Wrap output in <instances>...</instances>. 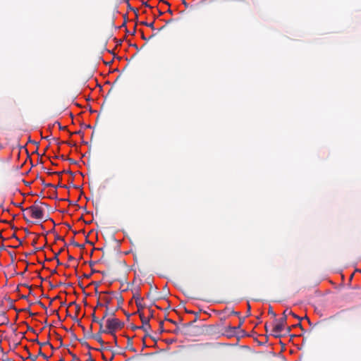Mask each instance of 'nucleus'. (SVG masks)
I'll list each match as a JSON object with an SVG mask.
<instances>
[{
  "mask_svg": "<svg viewBox=\"0 0 361 361\" xmlns=\"http://www.w3.org/2000/svg\"><path fill=\"white\" fill-rule=\"evenodd\" d=\"M268 313L274 318V324L273 325L271 334L276 338H280L286 334H283L282 332L283 331L284 327L286 325L288 315H292L293 317L300 320L303 319L302 317L298 316L288 308L284 310L282 314V317L280 319L276 318V314L274 312L271 307H269Z\"/></svg>",
  "mask_w": 361,
  "mask_h": 361,
  "instance_id": "1",
  "label": "nucleus"
},
{
  "mask_svg": "<svg viewBox=\"0 0 361 361\" xmlns=\"http://www.w3.org/2000/svg\"><path fill=\"white\" fill-rule=\"evenodd\" d=\"M44 207L49 208V205L47 204L36 200L33 205L22 209L23 211H29L31 216L34 219H42L44 216Z\"/></svg>",
  "mask_w": 361,
  "mask_h": 361,
  "instance_id": "2",
  "label": "nucleus"
},
{
  "mask_svg": "<svg viewBox=\"0 0 361 361\" xmlns=\"http://www.w3.org/2000/svg\"><path fill=\"white\" fill-rule=\"evenodd\" d=\"M123 326L124 323L116 318H109L106 320V329H108V334L114 336L116 342V336H115V331L118 329H121Z\"/></svg>",
  "mask_w": 361,
  "mask_h": 361,
  "instance_id": "3",
  "label": "nucleus"
},
{
  "mask_svg": "<svg viewBox=\"0 0 361 361\" xmlns=\"http://www.w3.org/2000/svg\"><path fill=\"white\" fill-rule=\"evenodd\" d=\"M197 321V319H195L194 321L182 324L180 326H177L176 328L173 330V333L176 334H188V329Z\"/></svg>",
  "mask_w": 361,
  "mask_h": 361,
  "instance_id": "4",
  "label": "nucleus"
},
{
  "mask_svg": "<svg viewBox=\"0 0 361 361\" xmlns=\"http://www.w3.org/2000/svg\"><path fill=\"white\" fill-rule=\"evenodd\" d=\"M139 316L142 323V325L139 328H140V329H143L146 332H148L151 329L149 317H145L143 313H140Z\"/></svg>",
  "mask_w": 361,
  "mask_h": 361,
  "instance_id": "5",
  "label": "nucleus"
},
{
  "mask_svg": "<svg viewBox=\"0 0 361 361\" xmlns=\"http://www.w3.org/2000/svg\"><path fill=\"white\" fill-rule=\"evenodd\" d=\"M244 322V319H242V318H240V322H239V324L237 326H229V329L233 332V333H238V334H245V331L242 329H240V327L242 326V324H243Z\"/></svg>",
  "mask_w": 361,
  "mask_h": 361,
  "instance_id": "6",
  "label": "nucleus"
},
{
  "mask_svg": "<svg viewBox=\"0 0 361 361\" xmlns=\"http://www.w3.org/2000/svg\"><path fill=\"white\" fill-rule=\"evenodd\" d=\"M143 300V298H137L136 299V305L137 307V313L140 314L141 312V310L145 308V306L142 304V301Z\"/></svg>",
  "mask_w": 361,
  "mask_h": 361,
  "instance_id": "7",
  "label": "nucleus"
},
{
  "mask_svg": "<svg viewBox=\"0 0 361 361\" xmlns=\"http://www.w3.org/2000/svg\"><path fill=\"white\" fill-rule=\"evenodd\" d=\"M0 315L1 316V322H0V325H4V324H8V322H9V319L6 316V314L5 312H1L0 314Z\"/></svg>",
  "mask_w": 361,
  "mask_h": 361,
  "instance_id": "8",
  "label": "nucleus"
},
{
  "mask_svg": "<svg viewBox=\"0 0 361 361\" xmlns=\"http://www.w3.org/2000/svg\"><path fill=\"white\" fill-rule=\"evenodd\" d=\"M126 348L133 352H136L135 348L133 345V341H132L131 338H128V339Z\"/></svg>",
  "mask_w": 361,
  "mask_h": 361,
  "instance_id": "9",
  "label": "nucleus"
},
{
  "mask_svg": "<svg viewBox=\"0 0 361 361\" xmlns=\"http://www.w3.org/2000/svg\"><path fill=\"white\" fill-rule=\"evenodd\" d=\"M98 324H99V331L98 334H108V329H103V321L100 320L99 322H98Z\"/></svg>",
  "mask_w": 361,
  "mask_h": 361,
  "instance_id": "10",
  "label": "nucleus"
},
{
  "mask_svg": "<svg viewBox=\"0 0 361 361\" xmlns=\"http://www.w3.org/2000/svg\"><path fill=\"white\" fill-rule=\"evenodd\" d=\"M92 337L93 338H94L96 341H97L102 345H104V342L102 340V336H101V335L99 334H95V335H92Z\"/></svg>",
  "mask_w": 361,
  "mask_h": 361,
  "instance_id": "11",
  "label": "nucleus"
},
{
  "mask_svg": "<svg viewBox=\"0 0 361 361\" xmlns=\"http://www.w3.org/2000/svg\"><path fill=\"white\" fill-rule=\"evenodd\" d=\"M140 24L146 25V26L150 27L151 29L154 30V22L148 23L147 22L143 21V22H141Z\"/></svg>",
  "mask_w": 361,
  "mask_h": 361,
  "instance_id": "12",
  "label": "nucleus"
},
{
  "mask_svg": "<svg viewBox=\"0 0 361 361\" xmlns=\"http://www.w3.org/2000/svg\"><path fill=\"white\" fill-rule=\"evenodd\" d=\"M105 302V307H109V305L111 303L112 298L109 297H105L103 298Z\"/></svg>",
  "mask_w": 361,
  "mask_h": 361,
  "instance_id": "13",
  "label": "nucleus"
},
{
  "mask_svg": "<svg viewBox=\"0 0 361 361\" xmlns=\"http://www.w3.org/2000/svg\"><path fill=\"white\" fill-rule=\"evenodd\" d=\"M109 310V307H106L105 312H104V315H103V317H102L101 320L104 321V319L110 314Z\"/></svg>",
  "mask_w": 361,
  "mask_h": 361,
  "instance_id": "14",
  "label": "nucleus"
},
{
  "mask_svg": "<svg viewBox=\"0 0 361 361\" xmlns=\"http://www.w3.org/2000/svg\"><path fill=\"white\" fill-rule=\"evenodd\" d=\"M95 250H100V251H102L103 252V255L102 256V257L99 259V262H103L104 261L105 259V255H104V247H99V248H96Z\"/></svg>",
  "mask_w": 361,
  "mask_h": 361,
  "instance_id": "15",
  "label": "nucleus"
},
{
  "mask_svg": "<svg viewBox=\"0 0 361 361\" xmlns=\"http://www.w3.org/2000/svg\"><path fill=\"white\" fill-rule=\"evenodd\" d=\"M42 184L45 186V187H51V188H56V186L54 185L53 184L51 183H44V180H42Z\"/></svg>",
  "mask_w": 361,
  "mask_h": 361,
  "instance_id": "16",
  "label": "nucleus"
},
{
  "mask_svg": "<svg viewBox=\"0 0 361 361\" xmlns=\"http://www.w3.org/2000/svg\"><path fill=\"white\" fill-rule=\"evenodd\" d=\"M38 355L42 356L44 359H47L48 358V357L44 353H42L41 348H39V350Z\"/></svg>",
  "mask_w": 361,
  "mask_h": 361,
  "instance_id": "17",
  "label": "nucleus"
},
{
  "mask_svg": "<svg viewBox=\"0 0 361 361\" xmlns=\"http://www.w3.org/2000/svg\"><path fill=\"white\" fill-rule=\"evenodd\" d=\"M68 353L72 356L73 361L78 360V357H77V355L73 353L70 350H68Z\"/></svg>",
  "mask_w": 361,
  "mask_h": 361,
  "instance_id": "18",
  "label": "nucleus"
},
{
  "mask_svg": "<svg viewBox=\"0 0 361 361\" xmlns=\"http://www.w3.org/2000/svg\"><path fill=\"white\" fill-rule=\"evenodd\" d=\"M92 322H97V323H98V322H99V321H100V320H99V319H97V317L95 316V312H93V313H92Z\"/></svg>",
  "mask_w": 361,
  "mask_h": 361,
  "instance_id": "19",
  "label": "nucleus"
},
{
  "mask_svg": "<svg viewBox=\"0 0 361 361\" xmlns=\"http://www.w3.org/2000/svg\"><path fill=\"white\" fill-rule=\"evenodd\" d=\"M80 343L82 345H85V347H87V348L89 349H91V347L89 345L88 343L86 342V341H83L82 340H80Z\"/></svg>",
  "mask_w": 361,
  "mask_h": 361,
  "instance_id": "20",
  "label": "nucleus"
},
{
  "mask_svg": "<svg viewBox=\"0 0 361 361\" xmlns=\"http://www.w3.org/2000/svg\"><path fill=\"white\" fill-rule=\"evenodd\" d=\"M154 36H155V34H153L149 38H146L145 36L144 35L143 32L142 33V39L144 40H146V41L153 38Z\"/></svg>",
  "mask_w": 361,
  "mask_h": 361,
  "instance_id": "21",
  "label": "nucleus"
},
{
  "mask_svg": "<svg viewBox=\"0 0 361 361\" xmlns=\"http://www.w3.org/2000/svg\"><path fill=\"white\" fill-rule=\"evenodd\" d=\"M71 244L74 245L75 247H82V245H81L79 243H76L75 241H74V240H72Z\"/></svg>",
  "mask_w": 361,
  "mask_h": 361,
  "instance_id": "22",
  "label": "nucleus"
},
{
  "mask_svg": "<svg viewBox=\"0 0 361 361\" xmlns=\"http://www.w3.org/2000/svg\"><path fill=\"white\" fill-rule=\"evenodd\" d=\"M298 320L300 321V322L298 323L297 324L293 325V327H300L302 329V331H304L302 324L300 323L301 320H300V319H298Z\"/></svg>",
  "mask_w": 361,
  "mask_h": 361,
  "instance_id": "23",
  "label": "nucleus"
},
{
  "mask_svg": "<svg viewBox=\"0 0 361 361\" xmlns=\"http://www.w3.org/2000/svg\"><path fill=\"white\" fill-rule=\"evenodd\" d=\"M163 326H164V322L161 321L159 322V331L161 333L164 331Z\"/></svg>",
  "mask_w": 361,
  "mask_h": 361,
  "instance_id": "24",
  "label": "nucleus"
},
{
  "mask_svg": "<svg viewBox=\"0 0 361 361\" xmlns=\"http://www.w3.org/2000/svg\"><path fill=\"white\" fill-rule=\"evenodd\" d=\"M292 326H288L286 329L284 328L283 331H286V334H289L291 331Z\"/></svg>",
  "mask_w": 361,
  "mask_h": 361,
  "instance_id": "25",
  "label": "nucleus"
},
{
  "mask_svg": "<svg viewBox=\"0 0 361 361\" xmlns=\"http://www.w3.org/2000/svg\"><path fill=\"white\" fill-rule=\"evenodd\" d=\"M38 344L42 347V346H44V345H51V343H49V341H47V342H44V343H40V342H38Z\"/></svg>",
  "mask_w": 361,
  "mask_h": 361,
  "instance_id": "26",
  "label": "nucleus"
},
{
  "mask_svg": "<svg viewBox=\"0 0 361 361\" xmlns=\"http://www.w3.org/2000/svg\"><path fill=\"white\" fill-rule=\"evenodd\" d=\"M250 310H251V307H250V304L248 303L247 304V312H246L247 317L250 315Z\"/></svg>",
  "mask_w": 361,
  "mask_h": 361,
  "instance_id": "27",
  "label": "nucleus"
},
{
  "mask_svg": "<svg viewBox=\"0 0 361 361\" xmlns=\"http://www.w3.org/2000/svg\"><path fill=\"white\" fill-rule=\"evenodd\" d=\"M27 331H31V332H32L34 334L36 333L35 330L33 328H32L31 326H27Z\"/></svg>",
  "mask_w": 361,
  "mask_h": 361,
  "instance_id": "28",
  "label": "nucleus"
},
{
  "mask_svg": "<svg viewBox=\"0 0 361 361\" xmlns=\"http://www.w3.org/2000/svg\"><path fill=\"white\" fill-rule=\"evenodd\" d=\"M56 123H57V124H58V126H59V129H60V130H65V129L66 128V126H63H63H61L60 125V123H59V122H56Z\"/></svg>",
  "mask_w": 361,
  "mask_h": 361,
  "instance_id": "29",
  "label": "nucleus"
},
{
  "mask_svg": "<svg viewBox=\"0 0 361 361\" xmlns=\"http://www.w3.org/2000/svg\"><path fill=\"white\" fill-rule=\"evenodd\" d=\"M55 238L57 240H62V241L64 240V238L63 237L59 236V235H56Z\"/></svg>",
  "mask_w": 361,
  "mask_h": 361,
  "instance_id": "30",
  "label": "nucleus"
},
{
  "mask_svg": "<svg viewBox=\"0 0 361 361\" xmlns=\"http://www.w3.org/2000/svg\"><path fill=\"white\" fill-rule=\"evenodd\" d=\"M231 314H233V315L238 316V317L240 316V312H235V311H233V310L231 312Z\"/></svg>",
  "mask_w": 361,
  "mask_h": 361,
  "instance_id": "31",
  "label": "nucleus"
},
{
  "mask_svg": "<svg viewBox=\"0 0 361 361\" xmlns=\"http://www.w3.org/2000/svg\"><path fill=\"white\" fill-rule=\"evenodd\" d=\"M166 320H167L168 322H171V323H172V324H175V325H177V323H176L175 321H173V320H172V319H166Z\"/></svg>",
  "mask_w": 361,
  "mask_h": 361,
  "instance_id": "32",
  "label": "nucleus"
},
{
  "mask_svg": "<svg viewBox=\"0 0 361 361\" xmlns=\"http://www.w3.org/2000/svg\"><path fill=\"white\" fill-rule=\"evenodd\" d=\"M11 238H16V239L20 242V243H21V242L20 241V240L17 238V236H16V233H13V234L12 235Z\"/></svg>",
  "mask_w": 361,
  "mask_h": 361,
  "instance_id": "33",
  "label": "nucleus"
},
{
  "mask_svg": "<svg viewBox=\"0 0 361 361\" xmlns=\"http://www.w3.org/2000/svg\"><path fill=\"white\" fill-rule=\"evenodd\" d=\"M68 259L69 261H72V260L75 259V258L73 256H71V255H69Z\"/></svg>",
  "mask_w": 361,
  "mask_h": 361,
  "instance_id": "34",
  "label": "nucleus"
},
{
  "mask_svg": "<svg viewBox=\"0 0 361 361\" xmlns=\"http://www.w3.org/2000/svg\"><path fill=\"white\" fill-rule=\"evenodd\" d=\"M142 4H143L145 6H146V7H150V6L148 4V3H147V2H145V1H143V2H142Z\"/></svg>",
  "mask_w": 361,
  "mask_h": 361,
  "instance_id": "35",
  "label": "nucleus"
},
{
  "mask_svg": "<svg viewBox=\"0 0 361 361\" xmlns=\"http://www.w3.org/2000/svg\"><path fill=\"white\" fill-rule=\"evenodd\" d=\"M59 255V252L56 253V254L54 255V259H56V260L57 259H59V258H58Z\"/></svg>",
  "mask_w": 361,
  "mask_h": 361,
  "instance_id": "36",
  "label": "nucleus"
},
{
  "mask_svg": "<svg viewBox=\"0 0 361 361\" xmlns=\"http://www.w3.org/2000/svg\"><path fill=\"white\" fill-rule=\"evenodd\" d=\"M75 307H76V312H77V313H78V311H79V310H80V305H75Z\"/></svg>",
  "mask_w": 361,
  "mask_h": 361,
  "instance_id": "37",
  "label": "nucleus"
},
{
  "mask_svg": "<svg viewBox=\"0 0 361 361\" xmlns=\"http://www.w3.org/2000/svg\"><path fill=\"white\" fill-rule=\"evenodd\" d=\"M36 243H37V240H34L32 242V246H35Z\"/></svg>",
  "mask_w": 361,
  "mask_h": 361,
  "instance_id": "38",
  "label": "nucleus"
},
{
  "mask_svg": "<svg viewBox=\"0 0 361 361\" xmlns=\"http://www.w3.org/2000/svg\"><path fill=\"white\" fill-rule=\"evenodd\" d=\"M130 10H132V11H133L135 13H137V9H135V8H133V7H130Z\"/></svg>",
  "mask_w": 361,
  "mask_h": 361,
  "instance_id": "39",
  "label": "nucleus"
},
{
  "mask_svg": "<svg viewBox=\"0 0 361 361\" xmlns=\"http://www.w3.org/2000/svg\"><path fill=\"white\" fill-rule=\"evenodd\" d=\"M114 357V355H113L110 357V359H109V360H106V361H113Z\"/></svg>",
  "mask_w": 361,
  "mask_h": 361,
  "instance_id": "40",
  "label": "nucleus"
},
{
  "mask_svg": "<svg viewBox=\"0 0 361 361\" xmlns=\"http://www.w3.org/2000/svg\"><path fill=\"white\" fill-rule=\"evenodd\" d=\"M56 262H57V265L59 266V265H61L62 263L59 261V259H56Z\"/></svg>",
  "mask_w": 361,
  "mask_h": 361,
  "instance_id": "41",
  "label": "nucleus"
},
{
  "mask_svg": "<svg viewBox=\"0 0 361 361\" xmlns=\"http://www.w3.org/2000/svg\"><path fill=\"white\" fill-rule=\"evenodd\" d=\"M102 305H102L99 301H98V302H97V307H101V306H102Z\"/></svg>",
  "mask_w": 361,
  "mask_h": 361,
  "instance_id": "42",
  "label": "nucleus"
},
{
  "mask_svg": "<svg viewBox=\"0 0 361 361\" xmlns=\"http://www.w3.org/2000/svg\"><path fill=\"white\" fill-rule=\"evenodd\" d=\"M76 302H71L70 304H69V306H71V305H76Z\"/></svg>",
  "mask_w": 361,
  "mask_h": 361,
  "instance_id": "43",
  "label": "nucleus"
},
{
  "mask_svg": "<svg viewBox=\"0 0 361 361\" xmlns=\"http://www.w3.org/2000/svg\"><path fill=\"white\" fill-rule=\"evenodd\" d=\"M28 358H30V359H32V360H33V358H35V359H36V357H32V356L31 355V354L30 353V354H29V356H28Z\"/></svg>",
  "mask_w": 361,
  "mask_h": 361,
  "instance_id": "44",
  "label": "nucleus"
},
{
  "mask_svg": "<svg viewBox=\"0 0 361 361\" xmlns=\"http://www.w3.org/2000/svg\"><path fill=\"white\" fill-rule=\"evenodd\" d=\"M173 20L171 18V19H170V20H167V21H166V23L168 24V23H171V22H173Z\"/></svg>",
  "mask_w": 361,
  "mask_h": 361,
  "instance_id": "45",
  "label": "nucleus"
},
{
  "mask_svg": "<svg viewBox=\"0 0 361 361\" xmlns=\"http://www.w3.org/2000/svg\"><path fill=\"white\" fill-rule=\"evenodd\" d=\"M59 341L61 342V346L63 345L61 337L59 338Z\"/></svg>",
  "mask_w": 361,
  "mask_h": 361,
  "instance_id": "46",
  "label": "nucleus"
},
{
  "mask_svg": "<svg viewBox=\"0 0 361 361\" xmlns=\"http://www.w3.org/2000/svg\"><path fill=\"white\" fill-rule=\"evenodd\" d=\"M59 341L61 342V346L63 345L61 337L59 338Z\"/></svg>",
  "mask_w": 361,
  "mask_h": 361,
  "instance_id": "47",
  "label": "nucleus"
},
{
  "mask_svg": "<svg viewBox=\"0 0 361 361\" xmlns=\"http://www.w3.org/2000/svg\"><path fill=\"white\" fill-rule=\"evenodd\" d=\"M160 1H163L164 4L170 6V4L167 1H164V0H159Z\"/></svg>",
  "mask_w": 361,
  "mask_h": 361,
  "instance_id": "48",
  "label": "nucleus"
},
{
  "mask_svg": "<svg viewBox=\"0 0 361 361\" xmlns=\"http://www.w3.org/2000/svg\"><path fill=\"white\" fill-rule=\"evenodd\" d=\"M167 12H168V13H171V14H172V13H173V11H172L170 8H169V9L167 10Z\"/></svg>",
  "mask_w": 361,
  "mask_h": 361,
  "instance_id": "49",
  "label": "nucleus"
},
{
  "mask_svg": "<svg viewBox=\"0 0 361 361\" xmlns=\"http://www.w3.org/2000/svg\"><path fill=\"white\" fill-rule=\"evenodd\" d=\"M75 134H80L82 133L81 130H78L74 133Z\"/></svg>",
  "mask_w": 361,
  "mask_h": 361,
  "instance_id": "50",
  "label": "nucleus"
},
{
  "mask_svg": "<svg viewBox=\"0 0 361 361\" xmlns=\"http://www.w3.org/2000/svg\"><path fill=\"white\" fill-rule=\"evenodd\" d=\"M42 248V247H37L35 248V251H39V250H41Z\"/></svg>",
  "mask_w": 361,
  "mask_h": 361,
  "instance_id": "51",
  "label": "nucleus"
},
{
  "mask_svg": "<svg viewBox=\"0 0 361 361\" xmlns=\"http://www.w3.org/2000/svg\"><path fill=\"white\" fill-rule=\"evenodd\" d=\"M186 312L188 313H190V314H195V312L193 311H188V310H186Z\"/></svg>",
  "mask_w": 361,
  "mask_h": 361,
  "instance_id": "52",
  "label": "nucleus"
},
{
  "mask_svg": "<svg viewBox=\"0 0 361 361\" xmlns=\"http://www.w3.org/2000/svg\"><path fill=\"white\" fill-rule=\"evenodd\" d=\"M49 174H60L61 173H59V172H53V173H49Z\"/></svg>",
  "mask_w": 361,
  "mask_h": 361,
  "instance_id": "53",
  "label": "nucleus"
},
{
  "mask_svg": "<svg viewBox=\"0 0 361 361\" xmlns=\"http://www.w3.org/2000/svg\"><path fill=\"white\" fill-rule=\"evenodd\" d=\"M39 303H40V305H42V307L43 308H45V306H44V305L42 302H39Z\"/></svg>",
  "mask_w": 361,
  "mask_h": 361,
  "instance_id": "54",
  "label": "nucleus"
},
{
  "mask_svg": "<svg viewBox=\"0 0 361 361\" xmlns=\"http://www.w3.org/2000/svg\"><path fill=\"white\" fill-rule=\"evenodd\" d=\"M13 204H15V205H16V206H17V207H21V204H15V203H13Z\"/></svg>",
  "mask_w": 361,
  "mask_h": 361,
  "instance_id": "55",
  "label": "nucleus"
},
{
  "mask_svg": "<svg viewBox=\"0 0 361 361\" xmlns=\"http://www.w3.org/2000/svg\"><path fill=\"white\" fill-rule=\"evenodd\" d=\"M133 298L136 300V299H137V298H140V297H139V295H133Z\"/></svg>",
  "mask_w": 361,
  "mask_h": 361,
  "instance_id": "56",
  "label": "nucleus"
},
{
  "mask_svg": "<svg viewBox=\"0 0 361 361\" xmlns=\"http://www.w3.org/2000/svg\"><path fill=\"white\" fill-rule=\"evenodd\" d=\"M265 330H266L267 332H268V326H267V324L265 325Z\"/></svg>",
  "mask_w": 361,
  "mask_h": 361,
  "instance_id": "57",
  "label": "nucleus"
},
{
  "mask_svg": "<svg viewBox=\"0 0 361 361\" xmlns=\"http://www.w3.org/2000/svg\"><path fill=\"white\" fill-rule=\"evenodd\" d=\"M89 355H90L89 360H90V361H91V360H93V359L92 358V356H91V354H90V353H89Z\"/></svg>",
  "mask_w": 361,
  "mask_h": 361,
  "instance_id": "58",
  "label": "nucleus"
},
{
  "mask_svg": "<svg viewBox=\"0 0 361 361\" xmlns=\"http://www.w3.org/2000/svg\"><path fill=\"white\" fill-rule=\"evenodd\" d=\"M182 1H183V4H185V6H187V4L185 0H182Z\"/></svg>",
  "mask_w": 361,
  "mask_h": 361,
  "instance_id": "59",
  "label": "nucleus"
},
{
  "mask_svg": "<svg viewBox=\"0 0 361 361\" xmlns=\"http://www.w3.org/2000/svg\"><path fill=\"white\" fill-rule=\"evenodd\" d=\"M32 341H33V342H37V343H38V342H39V341H38V339L32 340Z\"/></svg>",
  "mask_w": 361,
  "mask_h": 361,
  "instance_id": "60",
  "label": "nucleus"
},
{
  "mask_svg": "<svg viewBox=\"0 0 361 361\" xmlns=\"http://www.w3.org/2000/svg\"><path fill=\"white\" fill-rule=\"evenodd\" d=\"M4 249H5V247H4V245H2V246L0 247V250H4Z\"/></svg>",
  "mask_w": 361,
  "mask_h": 361,
  "instance_id": "61",
  "label": "nucleus"
},
{
  "mask_svg": "<svg viewBox=\"0 0 361 361\" xmlns=\"http://www.w3.org/2000/svg\"><path fill=\"white\" fill-rule=\"evenodd\" d=\"M164 27H165V26L164 25V26H162L161 27H160V28L159 29V30H163Z\"/></svg>",
  "mask_w": 361,
  "mask_h": 361,
  "instance_id": "62",
  "label": "nucleus"
},
{
  "mask_svg": "<svg viewBox=\"0 0 361 361\" xmlns=\"http://www.w3.org/2000/svg\"><path fill=\"white\" fill-rule=\"evenodd\" d=\"M149 316L152 317H153V311H151V314H149Z\"/></svg>",
  "mask_w": 361,
  "mask_h": 361,
  "instance_id": "63",
  "label": "nucleus"
},
{
  "mask_svg": "<svg viewBox=\"0 0 361 361\" xmlns=\"http://www.w3.org/2000/svg\"><path fill=\"white\" fill-rule=\"evenodd\" d=\"M55 273H56V269L53 270L52 272H51V274H55Z\"/></svg>",
  "mask_w": 361,
  "mask_h": 361,
  "instance_id": "64",
  "label": "nucleus"
}]
</instances>
